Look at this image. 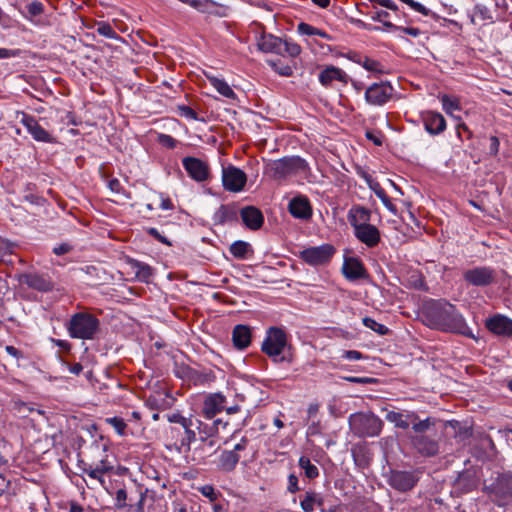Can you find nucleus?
I'll use <instances>...</instances> for the list:
<instances>
[{
    "label": "nucleus",
    "mask_w": 512,
    "mask_h": 512,
    "mask_svg": "<svg viewBox=\"0 0 512 512\" xmlns=\"http://www.w3.org/2000/svg\"><path fill=\"white\" fill-rule=\"evenodd\" d=\"M424 323L432 329L472 336L456 306L445 301H431L423 309Z\"/></svg>",
    "instance_id": "obj_1"
},
{
    "label": "nucleus",
    "mask_w": 512,
    "mask_h": 512,
    "mask_svg": "<svg viewBox=\"0 0 512 512\" xmlns=\"http://www.w3.org/2000/svg\"><path fill=\"white\" fill-rule=\"evenodd\" d=\"M98 482L103 487L107 496L112 497L113 507L123 509L127 507V493L123 476L108 466L105 461L98 464Z\"/></svg>",
    "instance_id": "obj_2"
},
{
    "label": "nucleus",
    "mask_w": 512,
    "mask_h": 512,
    "mask_svg": "<svg viewBox=\"0 0 512 512\" xmlns=\"http://www.w3.org/2000/svg\"><path fill=\"white\" fill-rule=\"evenodd\" d=\"M308 163L299 156L271 160L265 165V173L274 180H284L291 175L303 173Z\"/></svg>",
    "instance_id": "obj_3"
},
{
    "label": "nucleus",
    "mask_w": 512,
    "mask_h": 512,
    "mask_svg": "<svg viewBox=\"0 0 512 512\" xmlns=\"http://www.w3.org/2000/svg\"><path fill=\"white\" fill-rule=\"evenodd\" d=\"M386 420L393 423L395 427L406 430L410 427L413 432H427L431 427L435 426V419L427 417L421 420L416 412L406 411L396 412L388 411L385 416Z\"/></svg>",
    "instance_id": "obj_4"
},
{
    "label": "nucleus",
    "mask_w": 512,
    "mask_h": 512,
    "mask_svg": "<svg viewBox=\"0 0 512 512\" xmlns=\"http://www.w3.org/2000/svg\"><path fill=\"white\" fill-rule=\"evenodd\" d=\"M287 345L288 339L286 332L279 327H270L267 330L264 341L262 342L261 350L267 356L272 358L274 362H290V359L285 355L281 356Z\"/></svg>",
    "instance_id": "obj_5"
},
{
    "label": "nucleus",
    "mask_w": 512,
    "mask_h": 512,
    "mask_svg": "<svg viewBox=\"0 0 512 512\" xmlns=\"http://www.w3.org/2000/svg\"><path fill=\"white\" fill-rule=\"evenodd\" d=\"M498 273L490 266H475L463 272V280L469 286L489 287L497 283Z\"/></svg>",
    "instance_id": "obj_6"
},
{
    "label": "nucleus",
    "mask_w": 512,
    "mask_h": 512,
    "mask_svg": "<svg viewBox=\"0 0 512 512\" xmlns=\"http://www.w3.org/2000/svg\"><path fill=\"white\" fill-rule=\"evenodd\" d=\"M356 432L363 437L378 436L383 428V421L373 413H358L351 416Z\"/></svg>",
    "instance_id": "obj_7"
},
{
    "label": "nucleus",
    "mask_w": 512,
    "mask_h": 512,
    "mask_svg": "<svg viewBox=\"0 0 512 512\" xmlns=\"http://www.w3.org/2000/svg\"><path fill=\"white\" fill-rule=\"evenodd\" d=\"M73 338L91 339L96 333V318L85 313L75 314L68 326Z\"/></svg>",
    "instance_id": "obj_8"
},
{
    "label": "nucleus",
    "mask_w": 512,
    "mask_h": 512,
    "mask_svg": "<svg viewBox=\"0 0 512 512\" xmlns=\"http://www.w3.org/2000/svg\"><path fill=\"white\" fill-rule=\"evenodd\" d=\"M336 250L331 244L309 247L299 253V257L310 266H322L330 262Z\"/></svg>",
    "instance_id": "obj_9"
},
{
    "label": "nucleus",
    "mask_w": 512,
    "mask_h": 512,
    "mask_svg": "<svg viewBox=\"0 0 512 512\" xmlns=\"http://www.w3.org/2000/svg\"><path fill=\"white\" fill-rule=\"evenodd\" d=\"M387 481L393 489L404 493L415 487L419 481V473L415 470H391Z\"/></svg>",
    "instance_id": "obj_10"
},
{
    "label": "nucleus",
    "mask_w": 512,
    "mask_h": 512,
    "mask_svg": "<svg viewBox=\"0 0 512 512\" xmlns=\"http://www.w3.org/2000/svg\"><path fill=\"white\" fill-rule=\"evenodd\" d=\"M247 444V438L243 437L234 445L233 449L223 450L218 457V469L226 473L234 471L241 458L240 452L246 449Z\"/></svg>",
    "instance_id": "obj_11"
},
{
    "label": "nucleus",
    "mask_w": 512,
    "mask_h": 512,
    "mask_svg": "<svg viewBox=\"0 0 512 512\" xmlns=\"http://www.w3.org/2000/svg\"><path fill=\"white\" fill-rule=\"evenodd\" d=\"M484 491L495 497V502L501 505L500 500L512 496V475L501 474L490 485H485Z\"/></svg>",
    "instance_id": "obj_12"
},
{
    "label": "nucleus",
    "mask_w": 512,
    "mask_h": 512,
    "mask_svg": "<svg viewBox=\"0 0 512 512\" xmlns=\"http://www.w3.org/2000/svg\"><path fill=\"white\" fill-rule=\"evenodd\" d=\"M394 89L388 82L373 83L365 91L366 101L375 106H382L387 103Z\"/></svg>",
    "instance_id": "obj_13"
},
{
    "label": "nucleus",
    "mask_w": 512,
    "mask_h": 512,
    "mask_svg": "<svg viewBox=\"0 0 512 512\" xmlns=\"http://www.w3.org/2000/svg\"><path fill=\"white\" fill-rule=\"evenodd\" d=\"M409 435L412 447L422 456L431 457L438 453V442L426 435V432H413Z\"/></svg>",
    "instance_id": "obj_14"
},
{
    "label": "nucleus",
    "mask_w": 512,
    "mask_h": 512,
    "mask_svg": "<svg viewBox=\"0 0 512 512\" xmlns=\"http://www.w3.org/2000/svg\"><path fill=\"white\" fill-rule=\"evenodd\" d=\"M247 181L246 174L239 168L228 166L222 170V184L225 190L240 192Z\"/></svg>",
    "instance_id": "obj_15"
},
{
    "label": "nucleus",
    "mask_w": 512,
    "mask_h": 512,
    "mask_svg": "<svg viewBox=\"0 0 512 512\" xmlns=\"http://www.w3.org/2000/svg\"><path fill=\"white\" fill-rule=\"evenodd\" d=\"M98 34L107 39V41L98 40V50L104 51L105 48L117 50L124 44V40L116 33L113 27L105 21H98Z\"/></svg>",
    "instance_id": "obj_16"
},
{
    "label": "nucleus",
    "mask_w": 512,
    "mask_h": 512,
    "mask_svg": "<svg viewBox=\"0 0 512 512\" xmlns=\"http://www.w3.org/2000/svg\"><path fill=\"white\" fill-rule=\"evenodd\" d=\"M182 164L188 175L197 182L206 181L209 177V166L196 157H185Z\"/></svg>",
    "instance_id": "obj_17"
},
{
    "label": "nucleus",
    "mask_w": 512,
    "mask_h": 512,
    "mask_svg": "<svg viewBox=\"0 0 512 512\" xmlns=\"http://www.w3.org/2000/svg\"><path fill=\"white\" fill-rule=\"evenodd\" d=\"M479 478L475 470H465L459 473L454 481L453 491L457 495L467 494L477 488Z\"/></svg>",
    "instance_id": "obj_18"
},
{
    "label": "nucleus",
    "mask_w": 512,
    "mask_h": 512,
    "mask_svg": "<svg viewBox=\"0 0 512 512\" xmlns=\"http://www.w3.org/2000/svg\"><path fill=\"white\" fill-rule=\"evenodd\" d=\"M420 118L425 130L430 135H439L446 129V120L439 112L431 110L423 111L420 114Z\"/></svg>",
    "instance_id": "obj_19"
},
{
    "label": "nucleus",
    "mask_w": 512,
    "mask_h": 512,
    "mask_svg": "<svg viewBox=\"0 0 512 512\" xmlns=\"http://www.w3.org/2000/svg\"><path fill=\"white\" fill-rule=\"evenodd\" d=\"M486 328L498 336L512 337V319L496 314L485 321Z\"/></svg>",
    "instance_id": "obj_20"
},
{
    "label": "nucleus",
    "mask_w": 512,
    "mask_h": 512,
    "mask_svg": "<svg viewBox=\"0 0 512 512\" xmlns=\"http://www.w3.org/2000/svg\"><path fill=\"white\" fill-rule=\"evenodd\" d=\"M104 377L106 378L107 382H102L98 387L100 394L103 396V401L107 403H116L121 398V384L116 378L111 377L108 372H105Z\"/></svg>",
    "instance_id": "obj_21"
},
{
    "label": "nucleus",
    "mask_w": 512,
    "mask_h": 512,
    "mask_svg": "<svg viewBox=\"0 0 512 512\" xmlns=\"http://www.w3.org/2000/svg\"><path fill=\"white\" fill-rule=\"evenodd\" d=\"M342 272L349 281H356L368 277L367 270L362 261L355 257H349L344 260Z\"/></svg>",
    "instance_id": "obj_22"
},
{
    "label": "nucleus",
    "mask_w": 512,
    "mask_h": 512,
    "mask_svg": "<svg viewBox=\"0 0 512 512\" xmlns=\"http://www.w3.org/2000/svg\"><path fill=\"white\" fill-rule=\"evenodd\" d=\"M354 235L360 242L370 248L377 246L381 240L379 229L370 223L356 227Z\"/></svg>",
    "instance_id": "obj_23"
},
{
    "label": "nucleus",
    "mask_w": 512,
    "mask_h": 512,
    "mask_svg": "<svg viewBox=\"0 0 512 512\" xmlns=\"http://www.w3.org/2000/svg\"><path fill=\"white\" fill-rule=\"evenodd\" d=\"M19 281L21 284H25L29 288L40 292H47L53 288V283L48 276L37 273L22 274L19 277Z\"/></svg>",
    "instance_id": "obj_24"
},
{
    "label": "nucleus",
    "mask_w": 512,
    "mask_h": 512,
    "mask_svg": "<svg viewBox=\"0 0 512 512\" xmlns=\"http://www.w3.org/2000/svg\"><path fill=\"white\" fill-rule=\"evenodd\" d=\"M290 214L298 219L307 220L312 216V207L309 199L304 195L292 198L288 205Z\"/></svg>",
    "instance_id": "obj_25"
},
{
    "label": "nucleus",
    "mask_w": 512,
    "mask_h": 512,
    "mask_svg": "<svg viewBox=\"0 0 512 512\" xmlns=\"http://www.w3.org/2000/svg\"><path fill=\"white\" fill-rule=\"evenodd\" d=\"M21 122L36 141H53V137L50 133L46 131L33 116L22 113Z\"/></svg>",
    "instance_id": "obj_26"
},
{
    "label": "nucleus",
    "mask_w": 512,
    "mask_h": 512,
    "mask_svg": "<svg viewBox=\"0 0 512 512\" xmlns=\"http://www.w3.org/2000/svg\"><path fill=\"white\" fill-rule=\"evenodd\" d=\"M225 403L226 398L222 394H211L203 403L202 413L207 419H212L217 413L224 410Z\"/></svg>",
    "instance_id": "obj_27"
},
{
    "label": "nucleus",
    "mask_w": 512,
    "mask_h": 512,
    "mask_svg": "<svg viewBox=\"0 0 512 512\" xmlns=\"http://www.w3.org/2000/svg\"><path fill=\"white\" fill-rule=\"evenodd\" d=\"M240 215L243 223L251 230H258L264 223L262 212L254 206H246L241 209Z\"/></svg>",
    "instance_id": "obj_28"
},
{
    "label": "nucleus",
    "mask_w": 512,
    "mask_h": 512,
    "mask_svg": "<svg viewBox=\"0 0 512 512\" xmlns=\"http://www.w3.org/2000/svg\"><path fill=\"white\" fill-rule=\"evenodd\" d=\"M282 38L274 36L273 34L263 33L257 39V46L259 50L264 53H281Z\"/></svg>",
    "instance_id": "obj_29"
},
{
    "label": "nucleus",
    "mask_w": 512,
    "mask_h": 512,
    "mask_svg": "<svg viewBox=\"0 0 512 512\" xmlns=\"http://www.w3.org/2000/svg\"><path fill=\"white\" fill-rule=\"evenodd\" d=\"M371 220V211L364 206H353L348 212V221L356 229L358 226L369 224Z\"/></svg>",
    "instance_id": "obj_30"
},
{
    "label": "nucleus",
    "mask_w": 512,
    "mask_h": 512,
    "mask_svg": "<svg viewBox=\"0 0 512 512\" xmlns=\"http://www.w3.org/2000/svg\"><path fill=\"white\" fill-rule=\"evenodd\" d=\"M232 341L237 349H246L251 343V330L247 325H236L232 331Z\"/></svg>",
    "instance_id": "obj_31"
},
{
    "label": "nucleus",
    "mask_w": 512,
    "mask_h": 512,
    "mask_svg": "<svg viewBox=\"0 0 512 512\" xmlns=\"http://www.w3.org/2000/svg\"><path fill=\"white\" fill-rule=\"evenodd\" d=\"M202 423L196 418L190 417L187 421V425H182L183 435L179 439L181 447H189L190 444L196 440V433L194 428L201 431Z\"/></svg>",
    "instance_id": "obj_32"
},
{
    "label": "nucleus",
    "mask_w": 512,
    "mask_h": 512,
    "mask_svg": "<svg viewBox=\"0 0 512 512\" xmlns=\"http://www.w3.org/2000/svg\"><path fill=\"white\" fill-rule=\"evenodd\" d=\"M334 80L346 83L347 74L335 66H329L319 74V81L323 86H329Z\"/></svg>",
    "instance_id": "obj_33"
},
{
    "label": "nucleus",
    "mask_w": 512,
    "mask_h": 512,
    "mask_svg": "<svg viewBox=\"0 0 512 512\" xmlns=\"http://www.w3.org/2000/svg\"><path fill=\"white\" fill-rule=\"evenodd\" d=\"M101 180L108 195L120 194L122 186L117 178L110 177L102 168L98 169V181Z\"/></svg>",
    "instance_id": "obj_34"
},
{
    "label": "nucleus",
    "mask_w": 512,
    "mask_h": 512,
    "mask_svg": "<svg viewBox=\"0 0 512 512\" xmlns=\"http://www.w3.org/2000/svg\"><path fill=\"white\" fill-rule=\"evenodd\" d=\"M229 251L235 258L241 260L250 258L254 253L251 245L241 240L233 242L230 245Z\"/></svg>",
    "instance_id": "obj_35"
},
{
    "label": "nucleus",
    "mask_w": 512,
    "mask_h": 512,
    "mask_svg": "<svg viewBox=\"0 0 512 512\" xmlns=\"http://www.w3.org/2000/svg\"><path fill=\"white\" fill-rule=\"evenodd\" d=\"M315 505L322 506L323 499L314 491H307L304 498L300 502V506L304 512H312Z\"/></svg>",
    "instance_id": "obj_36"
},
{
    "label": "nucleus",
    "mask_w": 512,
    "mask_h": 512,
    "mask_svg": "<svg viewBox=\"0 0 512 512\" xmlns=\"http://www.w3.org/2000/svg\"><path fill=\"white\" fill-rule=\"evenodd\" d=\"M218 424H221V420L220 419H217L215 421H213V424L211 427H207V425H204L203 427V432H205L207 434V437L206 438H202V442H203V447L202 449L203 450H212L213 452L216 451L217 448H215L216 446V441L211 439L210 437L217 433L218 432Z\"/></svg>",
    "instance_id": "obj_37"
},
{
    "label": "nucleus",
    "mask_w": 512,
    "mask_h": 512,
    "mask_svg": "<svg viewBox=\"0 0 512 512\" xmlns=\"http://www.w3.org/2000/svg\"><path fill=\"white\" fill-rule=\"evenodd\" d=\"M208 80L210 84L220 93L222 96L229 98V99H235L236 94L232 90V88L222 79H219L217 77H208Z\"/></svg>",
    "instance_id": "obj_38"
},
{
    "label": "nucleus",
    "mask_w": 512,
    "mask_h": 512,
    "mask_svg": "<svg viewBox=\"0 0 512 512\" xmlns=\"http://www.w3.org/2000/svg\"><path fill=\"white\" fill-rule=\"evenodd\" d=\"M104 422L111 426L116 434L120 437H125L128 434V426L123 418L118 416L107 417Z\"/></svg>",
    "instance_id": "obj_39"
},
{
    "label": "nucleus",
    "mask_w": 512,
    "mask_h": 512,
    "mask_svg": "<svg viewBox=\"0 0 512 512\" xmlns=\"http://www.w3.org/2000/svg\"><path fill=\"white\" fill-rule=\"evenodd\" d=\"M355 62L360 64L367 71L374 73H383V66L377 60L371 59L367 56H357V59H354Z\"/></svg>",
    "instance_id": "obj_40"
},
{
    "label": "nucleus",
    "mask_w": 512,
    "mask_h": 512,
    "mask_svg": "<svg viewBox=\"0 0 512 512\" xmlns=\"http://www.w3.org/2000/svg\"><path fill=\"white\" fill-rule=\"evenodd\" d=\"M237 219V214L234 209L221 205L215 213V220L217 223L223 224L225 222L234 221Z\"/></svg>",
    "instance_id": "obj_41"
},
{
    "label": "nucleus",
    "mask_w": 512,
    "mask_h": 512,
    "mask_svg": "<svg viewBox=\"0 0 512 512\" xmlns=\"http://www.w3.org/2000/svg\"><path fill=\"white\" fill-rule=\"evenodd\" d=\"M298 464L308 479H315L319 476V469L311 463L307 456H301Z\"/></svg>",
    "instance_id": "obj_42"
},
{
    "label": "nucleus",
    "mask_w": 512,
    "mask_h": 512,
    "mask_svg": "<svg viewBox=\"0 0 512 512\" xmlns=\"http://www.w3.org/2000/svg\"><path fill=\"white\" fill-rule=\"evenodd\" d=\"M301 53V47L297 43L291 40H283L281 45V53L278 55L285 56L288 55L290 57H297Z\"/></svg>",
    "instance_id": "obj_43"
},
{
    "label": "nucleus",
    "mask_w": 512,
    "mask_h": 512,
    "mask_svg": "<svg viewBox=\"0 0 512 512\" xmlns=\"http://www.w3.org/2000/svg\"><path fill=\"white\" fill-rule=\"evenodd\" d=\"M297 31L302 35H309V36L317 35L322 38H329L328 34L325 31L320 30V29H318L310 24L304 23V22H301L297 26Z\"/></svg>",
    "instance_id": "obj_44"
},
{
    "label": "nucleus",
    "mask_w": 512,
    "mask_h": 512,
    "mask_svg": "<svg viewBox=\"0 0 512 512\" xmlns=\"http://www.w3.org/2000/svg\"><path fill=\"white\" fill-rule=\"evenodd\" d=\"M133 268L135 269L136 277L140 281L148 282L149 278L152 276V269L146 264L135 262Z\"/></svg>",
    "instance_id": "obj_45"
},
{
    "label": "nucleus",
    "mask_w": 512,
    "mask_h": 512,
    "mask_svg": "<svg viewBox=\"0 0 512 512\" xmlns=\"http://www.w3.org/2000/svg\"><path fill=\"white\" fill-rule=\"evenodd\" d=\"M362 322L365 327L373 330L374 332H376L377 334H379L381 336L386 335L389 332L388 327H386L383 324L378 323L376 320H374L370 317H364Z\"/></svg>",
    "instance_id": "obj_46"
},
{
    "label": "nucleus",
    "mask_w": 512,
    "mask_h": 512,
    "mask_svg": "<svg viewBox=\"0 0 512 512\" xmlns=\"http://www.w3.org/2000/svg\"><path fill=\"white\" fill-rule=\"evenodd\" d=\"M389 16V13L387 11H384V10H380V11H376L374 13L371 14V19L373 21H379V22H382L383 25L387 28V29H392V30H395V29H400L399 26H396L394 25L392 22L390 21H387L386 18Z\"/></svg>",
    "instance_id": "obj_47"
},
{
    "label": "nucleus",
    "mask_w": 512,
    "mask_h": 512,
    "mask_svg": "<svg viewBox=\"0 0 512 512\" xmlns=\"http://www.w3.org/2000/svg\"><path fill=\"white\" fill-rule=\"evenodd\" d=\"M271 68L281 76L289 77L293 74V69L290 65H284L280 61H268Z\"/></svg>",
    "instance_id": "obj_48"
},
{
    "label": "nucleus",
    "mask_w": 512,
    "mask_h": 512,
    "mask_svg": "<svg viewBox=\"0 0 512 512\" xmlns=\"http://www.w3.org/2000/svg\"><path fill=\"white\" fill-rule=\"evenodd\" d=\"M443 109L446 113L452 114L454 110L459 108L458 102L454 99H451L449 96L444 95L441 99Z\"/></svg>",
    "instance_id": "obj_49"
},
{
    "label": "nucleus",
    "mask_w": 512,
    "mask_h": 512,
    "mask_svg": "<svg viewBox=\"0 0 512 512\" xmlns=\"http://www.w3.org/2000/svg\"><path fill=\"white\" fill-rule=\"evenodd\" d=\"M364 178L367 180L370 189L374 191V193L379 199L387 195L384 189L380 186V184L378 182L373 181L369 175L365 174Z\"/></svg>",
    "instance_id": "obj_50"
},
{
    "label": "nucleus",
    "mask_w": 512,
    "mask_h": 512,
    "mask_svg": "<svg viewBox=\"0 0 512 512\" xmlns=\"http://www.w3.org/2000/svg\"><path fill=\"white\" fill-rule=\"evenodd\" d=\"M199 492L210 501H216L219 496V492H217L212 485H204L200 487Z\"/></svg>",
    "instance_id": "obj_51"
},
{
    "label": "nucleus",
    "mask_w": 512,
    "mask_h": 512,
    "mask_svg": "<svg viewBox=\"0 0 512 512\" xmlns=\"http://www.w3.org/2000/svg\"><path fill=\"white\" fill-rule=\"evenodd\" d=\"M27 12L31 17L39 16L43 13L44 7L41 2L35 1L26 6Z\"/></svg>",
    "instance_id": "obj_52"
},
{
    "label": "nucleus",
    "mask_w": 512,
    "mask_h": 512,
    "mask_svg": "<svg viewBox=\"0 0 512 512\" xmlns=\"http://www.w3.org/2000/svg\"><path fill=\"white\" fill-rule=\"evenodd\" d=\"M188 419L189 418L184 417L180 413H172V414L167 415V420L170 423L178 424L180 426V428L182 427V425H187Z\"/></svg>",
    "instance_id": "obj_53"
},
{
    "label": "nucleus",
    "mask_w": 512,
    "mask_h": 512,
    "mask_svg": "<svg viewBox=\"0 0 512 512\" xmlns=\"http://www.w3.org/2000/svg\"><path fill=\"white\" fill-rule=\"evenodd\" d=\"M178 109L180 111L181 116H184L186 118H190L193 120H198V114L191 107L186 106V105H181L178 107Z\"/></svg>",
    "instance_id": "obj_54"
},
{
    "label": "nucleus",
    "mask_w": 512,
    "mask_h": 512,
    "mask_svg": "<svg viewBox=\"0 0 512 512\" xmlns=\"http://www.w3.org/2000/svg\"><path fill=\"white\" fill-rule=\"evenodd\" d=\"M344 379L351 383H356V384H372V383L377 382V379L371 378V377L349 376V377H345Z\"/></svg>",
    "instance_id": "obj_55"
},
{
    "label": "nucleus",
    "mask_w": 512,
    "mask_h": 512,
    "mask_svg": "<svg viewBox=\"0 0 512 512\" xmlns=\"http://www.w3.org/2000/svg\"><path fill=\"white\" fill-rule=\"evenodd\" d=\"M287 490L290 492V493H295L297 491L300 490L299 486H298V478L296 475L294 474H290L288 476V486H287Z\"/></svg>",
    "instance_id": "obj_56"
},
{
    "label": "nucleus",
    "mask_w": 512,
    "mask_h": 512,
    "mask_svg": "<svg viewBox=\"0 0 512 512\" xmlns=\"http://www.w3.org/2000/svg\"><path fill=\"white\" fill-rule=\"evenodd\" d=\"M148 234L151 235L152 237H154L156 240H158L159 242L163 243V244H166L168 246L171 245L170 241L167 239V237L161 235L159 233V231L156 229V228H149L147 230Z\"/></svg>",
    "instance_id": "obj_57"
},
{
    "label": "nucleus",
    "mask_w": 512,
    "mask_h": 512,
    "mask_svg": "<svg viewBox=\"0 0 512 512\" xmlns=\"http://www.w3.org/2000/svg\"><path fill=\"white\" fill-rule=\"evenodd\" d=\"M500 142L496 136L490 137V145H489V154L491 156H496L499 151Z\"/></svg>",
    "instance_id": "obj_58"
},
{
    "label": "nucleus",
    "mask_w": 512,
    "mask_h": 512,
    "mask_svg": "<svg viewBox=\"0 0 512 512\" xmlns=\"http://www.w3.org/2000/svg\"><path fill=\"white\" fill-rule=\"evenodd\" d=\"M342 357L348 360H359L363 358V355L356 350H347L343 352Z\"/></svg>",
    "instance_id": "obj_59"
},
{
    "label": "nucleus",
    "mask_w": 512,
    "mask_h": 512,
    "mask_svg": "<svg viewBox=\"0 0 512 512\" xmlns=\"http://www.w3.org/2000/svg\"><path fill=\"white\" fill-rule=\"evenodd\" d=\"M370 1L380 5L382 7H385L387 9L393 10V11L398 9L397 5L392 0H370Z\"/></svg>",
    "instance_id": "obj_60"
},
{
    "label": "nucleus",
    "mask_w": 512,
    "mask_h": 512,
    "mask_svg": "<svg viewBox=\"0 0 512 512\" xmlns=\"http://www.w3.org/2000/svg\"><path fill=\"white\" fill-rule=\"evenodd\" d=\"M72 249V246L67 244V243H62L60 245H58L57 247H55L53 249V252L56 254V255H64V254H67L71 251Z\"/></svg>",
    "instance_id": "obj_61"
},
{
    "label": "nucleus",
    "mask_w": 512,
    "mask_h": 512,
    "mask_svg": "<svg viewBox=\"0 0 512 512\" xmlns=\"http://www.w3.org/2000/svg\"><path fill=\"white\" fill-rule=\"evenodd\" d=\"M380 200L391 213H393L394 215L397 214L396 206L391 202L390 198L387 195L381 198Z\"/></svg>",
    "instance_id": "obj_62"
},
{
    "label": "nucleus",
    "mask_w": 512,
    "mask_h": 512,
    "mask_svg": "<svg viewBox=\"0 0 512 512\" xmlns=\"http://www.w3.org/2000/svg\"><path fill=\"white\" fill-rule=\"evenodd\" d=\"M401 31H403L405 34L410 35L412 37H418L420 35V30L415 27H400Z\"/></svg>",
    "instance_id": "obj_63"
},
{
    "label": "nucleus",
    "mask_w": 512,
    "mask_h": 512,
    "mask_svg": "<svg viewBox=\"0 0 512 512\" xmlns=\"http://www.w3.org/2000/svg\"><path fill=\"white\" fill-rule=\"evenodd\" d=\"M25 200L36 205H41L44 202L42 197L36 196L34 194L25 195Z\"/></svg>",
    "instance_id": "obj_64"
}]
</instances>
